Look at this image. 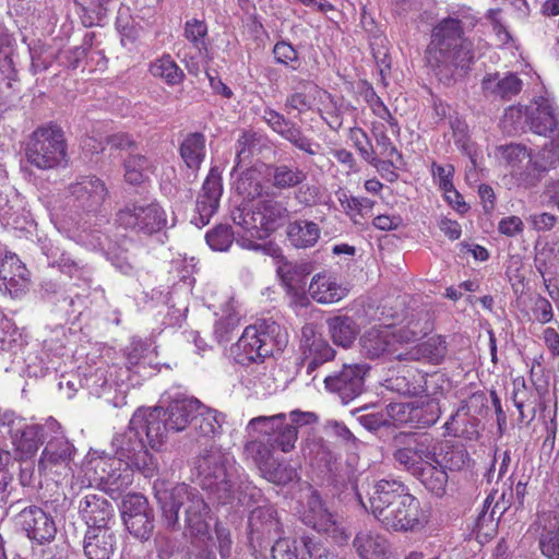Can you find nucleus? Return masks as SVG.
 <instances>
[{"label":"nucleus","instance_id":"nucleus-1","mask_svg":"<svg viewBox=\"0 0 559 559\" xmlns=\"http://www.w3.org/2000/svg\"><path fill=\"white\" fill-rule=\"evenodd\" d=\"M200 485L211 491L221 503L226 504L234 499L246 503V498L254 499L260 490L253 486L247 475L240 474L241 467L235 457L219 448L211 447L194 461Z\"/></svg>","mask_w":559,"mask_h":559},{"label":"nucleus","instance_id":"nucleus-2","mask_svg":"<svg viewBox=\"0 0 559 559\" xmlns=\"http://www.w3.org/2000/svg\"><path fill=\"white\" fill-rule=\"evenodd\" d=\"M463 35L462 21L451 16L441 20L432 28L426 58L439 81L444 84L455 81L473 62L472 45Z\"/></svg>","mask_w":559,"mask_h":559},{"label":"nucleus","instance_id":"nucleus-3","mask_svg":"<svg viewBox=\"0 0 559 559\" xmlns=\"http://www.w3.org/2000/svg\"><path fill=\"white\" fill-rule=\"evenodd\" d=\"M153 490L162 510L163 521L168 528L180 527L179 510L182 509L186 526L192 535L207 533L210 509L197 488L185 483L173 486L165 479H156Z\"/></svg>","mask_w":559,"mask_h":559},{"label":"nucleus","instance_id":"nucleus-4","mask_svg":"<svg viewBox=\"0 0 559 559\" xmlns=\"http://www.w3.org/2000/svg\"><path fill=\"white\" fill-rule=\"evenodd\" d=\"M424 332L412 326V323L401 328L389 325L373 326L367 330L360 337L361 354L369 359L393 358L408 360L415 357V353H405L408 346L421 338Z\"/></svg>","mask_w":559,"mask_h":559},{"label":"nucleus","instance_id":"nucleus-5","mask_svg":"<svg viewBox=\"0 0 559 559\" xmlns=\"http://www.w3.org/2000/svg\"><path fill=\"white\" fill-rule=\"evenodd\" d=\"M318 416L312 412L293 411L289 414L280 413L273 416H258L247 425L249 433L258 432L267 438L274 449L290 452L298 439V428L316 423Z\"/></svg>","mask_w":559,"mask_h":559},{"label":"nucleus","instance_id":"nucleus-6","mask_svg":"<svg viewBox=\"0 0 559 559\" xmlns=\"http://www.w3.org/2000/svg\"><path fill=\"white\" fill-rule=\"evenodd\" d=\"M28 163L38 169H53L67 162V142L62 129L49 123L38 127L26 147Z\"/></svg>","mask_w":559,"mask_h":559},{"label":"nucleus","instance_id":"nucleus-7","mask_svg":"<svg viewBox=\"0 0 559 559\" xmlns=\"http://www.w3.org/2000/svg\"><path fill=\"white\" fill-rule=\"evenodd\" d=\"M111 447L119 465L124 464L127 469L138 471L146 478L156 474L157 460L147 451L140 432L132 429L130 423L123 432L115 435Z\"/></svg>","mask_w":559,"mask_h":559},{"label":"nucleus","instance_id":"nucleus-8","mask_svg":"<svg viewBox=\"0 0 559 559\" xmlns=\"http://www.w3.org/2000/svg\"><path fill=\"white\" fill-rule=\"evenodd\" d=\"M393 443L394 462L413 477H416L430 461H435L437 455L433 439L426 433H399L394 437Z\"/></svg>","mask_w":559,"mask_h":559},{"label":"nucleus","instance_id":"nucleus-9","mask_svg":"<svg viewBox=\"0 0 559 559\" xmlns=\"http://www.w3.org/2000/svg\"><path fill=\"white\" fill-rule=\"evenodd\" d=\"M1 425L9 428V435L16 452L23 456H33L44 440L51 432L60 430V424L52 417L43 425H27L24 418L12 412H7L1 418Z\"/></svg>","mask_w":559,"mask_h":559},{"label":"nucleus","instance_id":"nucleus-10","mask_svg":"<svg viewBox=\"0 0 559 559\" xmlns=\"http://www.w3.org/2000/svg\"><path fill=\"white\" fill-rule=\"evenodd\" d=\"M278 330L275 322L263 321L245 329L238 342L233 347L235 359L240 365L260 362L273 353V334Z\"/></svg>","mask_w":559,"mask_h":559},{"label":"nucleus","instance_id":"nucleus-11","mask_svg":"<svg viewBox=\"0 0 559 559\" xmlns=\"http://www.w3.org/2000/svg\"><path fill=\"white\" fill-rule=\"evenodd\" d=\"M76 449L64 436L62 428L51 432L38 460V472L45 476L67 478L72 475ZM59 481V479H56Z\"/></svg>","mask_w":559,"mask_h":559},{"label":"nucleus","instance_id":"nucleus-12","mask_svg":"<svg viewBox=\"0 0 559 559\" xmlns=\"http://www.w3.org/2000/svg\"><path fill=\"white\" fill-rule=\"evenodd\" d=\"M234 224L242 228V234L236 238V243L243 249L252 251H262L265 254H274L278 252V247L271 242L260 243L269 237V229L263 223V217L255 205L253 209L236 207L231 212Z\"/></svg>","mask_w":559,"mask_h":559},{"label":"nucleus","instance_id":"nucleus-13","mask_svg":"<svg viewBox=\"0 0 559 559\" xmlns=\"http://www.w3.org/2000/svg\"><path fill=\"white\" fill-rule=\"evenodd\" d=\"M116 223L124 229L151 235L165 227L167 221L157 203L129 202L117 212Z\"/></svg>","mask_w":559,"mask_h":559},{"label":"nucleus","instance_id":"nucleus-14","mask_svg":"<svg viewBox=\"0 0 559 559\" xmlns=\"http://www.w3.org/2000/svg\"><path fill=\"white\" fill-rule=\"evenodd\" d=\"M428 520V512L421 507L419 499L409 493L386 511L380 518V523L394 532H417L425 527Z\"/></svg>","mask_w":559,"mask_h":559},{"label":"nucleus","instance_id":"nucleus-15","mask_svg":"<svg viewBox=\"0 0 559 559\" xmlns=\"http://www.w3.org/2000/svg\"><path fill=\"white\" fill-rule=\"evenodd\" d=\"M369 370L367 364H344L338 371L324 378L325 389L336 394L342 403L348 404L365 391Z\"/></svg>","mask_w":559,"mask_h":559},{"label":"nucleus","instance_id":"nucleus-16","mask_svg":"<svg viewBox=\"0 0 559 559\" xmlns=\"http://www.w3.org/2000/svg\"><path fill=\"white\" fill-rule=\"evenodd\" d=\"M263 121L281 138L289 142L295 148L308 156L318 155L321 144L305 134L301 127L287 119L283 114L266 107L262 114Z\"/></svg>","mask_w":559,"mask_h":559},{"label":"nucleus","instance_id":"nucleus-17","mask_svg":"<svg viewBox=\"0 0 559 559\" xmlns=\"http://www.w3.org/2000/svg\"><path fill=\"white\" fill-rule=\"evenodd\" d=\"M248 527L250 544L259 548L276 540L284 533L278 512L271 504L253 509L249 514Z\"/></svg>","mask_w":559,"mask_h":559},{"label":"nucleus","instance_id":"nucleus-18","mask_svg":"<svg viewBox=\"0 0 559 559\" xmlns=\"http://www.w3.org/2000/svg\"><path fill=\"white\" fill-rule=\"evenodd\" d=\"M123 523L131 535L147 540L154 531V512L142 495H130L122 502Z\"/></svg>","mask_w":559,"mask_h":559},{"label":"nucleus","instance_id":"nucleus-19","mask_svg":"<svg viewBox=\"0 0 559 559\" xmlns=\"http://www.w3.org/2000/svg\"><path fill=\"white\" fill-rule=\"evenodd\" d=\"M130 424L132 429L140 432L141 437L142 433H145L152 449L162 447L170 431L164 408L160 406L138 408L132 415Z\"/></svg>","mask_w":559,"mask_h":559},{"label":"nucleus","instance_id":"nucleus-20","mask_svg":"<svg viewBox=\"0 0 559 559\" xmlns=\"http://www.w3.org/2000/svg\"><path fill=\"white\" fill-rule=\"evenodd\" d=\"M15 519L26 536L39 545L50 543L56 537L57 526L53 518L37 506L24 508Z\"/></svg>","mask_w":559,"mask_h":559},{"label":"nucleus","instance_id":"nucleus-21","mask_svg":"<svg viewBox=\"0 0 559 559\" xmlns=\"http://www.w3.org/2000/svg\"><path fill=\"white\" fill-rule=\"evenodd\" d=\"M222 193L221 171L217 167H212L198 195L195 214L192 216L191 223L199 228L207 225L211 217L218 210Z\"/></svg>","mask_w":559,"mask_h":559},{"label":"nucleus","instance_id":"nucleus-22","mask_svg":"<svg viewBox=\"0 0 559 559\" xmlns=\"http://www.w3.org/2000/svg\"><path fill=\"white\" fill-rule=\"evenodd\" d=\"M68 189L74 205L85 212H97L108 195L105 182L95 175L79 176Z\"/></svg>","mask_w":559,"mask_h":559},{"label":"nucleus","instance_id":"nucleus-23","mask_svg":"<svg viewBox=\"0 0 559 559\" xmlns=\"http://www.w3.org/2000/svg\"><path fill=\"white\" fill-rule=\"evenodd\" d=\"M301 519L304 523L317 531L326 533L340 531L342 539L347 540L349 536L336 524L335 516L324 507L318 491L309 488L302 496Z\"/></svg>","mask_w":559,"mask_h":559},{"label":"nucleus","instance_id":"nucleus-24","mask_svg":"<svg viewBox=\"0 0 559 559\" xmlns=\"http://www.w3.org/2000/svg\"><path fill=\"white\" fill-rule=\"evenodd\" d=\"M300 350L301 366L308 374L335 357V350L322 335L314 332L312 325H305L301 330Z\"/></svg>","mask_w":559,"mask_h":559},{"label":"nucleus","instance_id":"nucleus-25","mask_svg":"<svg viewBox=\"0 0 559 559\" xmlns=\"http://www.w3.org/2000/svg\"><path fill=\"white\" fill-rule=\"evenodd\" d=\"M525 122L539 135L554 133L559 126L557 110L550 99L539 96L525 108Z\"/></svg>","mask_w":559,"mask_h":559},{"label":"nucleus","instance_id":"nucleus-26","mask_svg":"<svg viewBox=\"0 0 559 559\" xmlns=\"http://www.w3.org/2000/svg\"><path fill=\"white\" fill-rule=\"evenodd\" d=\"M43 254L46 255L49 266L57 267L61 273L71 278L86 280L90 275V269L86 263L80 259L73 258L70 252L61 249L51 240L40 242Z\"/></svg>","mask_w":559,"mask_h":559},{"label":"nucleus","instance_id":"nucleus-27","mask_svg":"<svg viewBox=\"0 0 559 559\" xmlns=\"http://www.w3.org/2000/svg\"><path fill=\"white\" fill-rule=\"evenodd\" d=\"M407 487L396 479H381L373 486L369 498L370 509L376 519L380 522L384 513L401 501L402 497L408 496Z\"/></svg>","mask_w":559,"mask_h":559},{"label":"nucleus","instance_id":"nucleus-28","mask_svg":"<svg viewBox=\"0 0 559 559\" xmlns=\"http://www.w3.org/2000/svg\"><path fill=\"white\" fill-rule=\"evenodd\" d=\"M79 513L87 528H95L97 525L112 527L114 508L104 493L85 495L80 500Z\"/></svg>","mask_w":559,"mask_h":559},{"label":"nucleus","instance_id":"nucleus-29","mask_svg":"<svg viewBox=\"0 0 559 559\" xmlns=\"http://www.w3.org/2000/svg\"><path fill=\"white\" fill-rule=\"evenodd\" d=\"M353 547L360 559H389L391 555L390 542L377 530H359L353 539Z\"/></svg>","mask_w":559,"mask_h":559},{"label":"nucleus","instance_id":"nucleus-30","mask_svg":"<svg viewBox=\"0 0 559 559\" xmlns=\"http://www.w3.org/2000/svg\"><path fill=\"white\" fill-rule=\"evenodd\" d=\"M116 544L112 527L97 525L95 528H87L83 543L84 555L87 559H110Z\"/></svg>","mask_w":559,"mask_h":559},{"label":"nucleus","instance_id":"nucleus-31","mask_svg":"<svg viewBox=\"0 0 559 559\" xmlns=\"http://www.w3.org/2000/svg\"><path fill=\"white\" fill-rule=\"evenodd\" d=\"M308 293L318 304L329 305L345 298L348 289L340 284L332 274L320 272L311 278Z\"/></svg>","mask_w":559,"mask_h":559},{"label":"nucleus","instance_id":"nucleus-32","mask_svg":"<svg viewBox=\"0 0 559 559\" xmlns=\"http://www.w3.org/2000/svg\"><path fill=\"white\" fill-rule=\"evenodd\" d=\"M424 488L436 498H444L453 493L448 472L442 468L438 454L415 477Z\"/></svg>","mask_w":559,"mask_h":559},{"label":"nucleus","instance_id":"nucleus-33","mask_svg":"<svg viewBox=\"0 0 559 559\" xmlns=\"http://www.w3.org/2000/svg\"><path fill=\"white\" fill-rule=\"evenodd\" d=\"M271 255L278 259L276 273L287 292L296 294L299 289H302L306 285L307 276L312 271L310 263L287 261L282 255L280 248L277 253Z\"/></svg>","mask_w":559,"mask_h":559},{"label":"nucleus","instance_id":"nucleus-34","mask_svg":"<svg viewBox=\"0 0 559 559\" xmlns=\"http://www.w3.org/2000/svg\"><path fill=\"white\" fill-rule=\"evenodd\" d=\"M320 87L311 81L298 80L285 99L287 112L297 111L299 115L312 110L320 94Z\"/></svg>","mask_w":559,"mask_h":559},{"label":"nucleus","instance_id":"nucleus-35","mask_svg":"<svg viewBox=\"0 0 559 559\" xmlns=\"http://www.w3.org/2000/svg\"><path fill=\"white\" fill-rule=\"evenodd\" d=\"M522 86V80L514 73H507L503 76L499 73H491L481 81V87L486 95L504 100H510L518 95Z\"/></svg>","mask_w":559,"mask_h":559},{"label":"nucleus","instance_id":"nucleus-36","mask_svg":"<svg viewBox=\"0 0 559 559\" xmlns=\"http://www.w3.org/2000/svg\"><path fill=\"white\" fill-rule=\"evenodd\" d=\"M512 492L506 490L499 493L493 491L484 501L483 510L476 520L477 533L485 526H491L492 528L497 525L499 519L508 511L511 507Z\"/></svg>","mask_w":559,"mask_h":559},{"label":"nucleus","instance_id":"nucleus-37","mask_svg":"<svg viewBox=\"0 0 559 559\" xmlns=\"http://www.w3.org/2000/svg\"><path fill=\"white\" fill-rule=\"evenodd\" d=\"M423 372L414 367L404 366L396 373L383 380L382 385L401 395L415 396L421 388Z\"/></svg>","mask_w":559,"mask_h":559},{"label":"nucleus","instance_id":"nucleus-38","mask_svg":"<svg viewBox=\"0 0 559 559\" xmlns=\"http://www.w3.org/2000/svg\"><path fill=\"white\" fill-rule=\"evenodd\" d=\"M200 408V402L195 399H181L173 401L164 409L165 418L173 431H182L193 420L194 413Z\"/></svg>","mask_w":559,"mask_h":559},{"label":"nucleus","instance_id":"nucleus-39","mask_svg":"<svg viewBox=\"0 0 559 559\" xmlns=\"http://www.w3.org/2000/svg\"><path fill=\"white\" fill-rule=\"evenodd\" d=\"M538 393L527 386L523 378L513 380L512 401L519 411V421L530 424L536 414Z\"/></svg>","mask_w":559,"mask_h":559},{"label":"nucleus","instance_id":"nucleus-40","mask_svg":"<svg viewBox=\"0 0 559 559\" xmlns=\"http://www.w3.org/2000/svg\"><path fill=\"white\" fill-rule=\"evenodd\" d=\"M444 436L476 440L478 438L477 419L465 407L459 408L445 421Z\"/></svg>","mask_w":559,"mask_h":559},{"label":"nucleus","instance_id":"nucleus-41","mask_svg":"<svg viewBox=\"0 0 559 559\" xmlns=\"http://www.w3.org/2000/svg\"><path fill=\"white\" fill-rule=\"evenodd\" d=\"M286 234L293 247L306 249L313 247L318 242L321 230L314 222L297 219L288 224Z\"/></svg>","mask_w":559,"mask_h":559},{"label":"nucleus","instance_id":"nucleus-42","mask_svg":"<svg viewBox=\"0 0 559 559\" xmlns=\"http://www.w3.org/2000/svg\"><path fill=\"white\" fill-rule=\"evenodd\" d=\"M326 325L333 343L344 348L350 347L359 333V326L348 316L330 318L326 320Z\"/></svg>","mask_w":559,"mask_h":559},{"label":"nucleus","instance_id":"nucleus-43","mask_svg":"<svg viewBox=\"0 0 559 559\" xmlns=\"http://www.w3.org/2000/svg\"><path fill=\"white\" fill-rule=\"evenodd\" d=\"M179 153L190 169H199L205 158V135L201 132L187 134L180 144Z\"/></svg>","mask_w":559,"mask_h":559},{"label":"nucleus","instance_id":"nucleus-44","mask_svg":"<svg viewBox=\"0 0 559 559\" xmlns=\"http://www.w3.org/2000/svg\"><path fill=\"white\" fill-rule=\"evenodd\" d=\"M310 540L305 538H277L272 546V559H308Z\"/></svg>","mask_w":559,"mask_h":559},{"label":"nucleus","instance_id":"nucleus-45","mask_svg":"<svg viewBox=\"0 0 559 559\" xmlns=\"http://www.w3.org/2000/svg\"><path fill=\"white\" fill-rule=\"evenodd\" d=\"M307 179V173L295 165L280 164L272 167L271 182L278 190L296 188Z\"/></svg>","mask_w":559,"mask_h":559},{"label":"nucleus","instance_id":"nucleus-46","mask_svg":"<svg viewBox=\"0 0 559 559\" xmlns=\"http://www.w3.org/2000/svg\"><path fill=\"white\" fill-rule=\"evenodd\" d=\"M534 264L545 282L551 281L559 266V239L538 250Z\"/></svg>","mask_w":559,"mask_h":559},{"label":"nucleus","instance_id":"nucleus-47","mask_svg":"<svg viewBox=\"0 0 559 559\" xmlns=\"http://www.w3.org/2000/svg\"><path fill=\"white\" fill-rule=\"evenodd\" d=\"M405 353H415V357L408 358V360H418L420 358H426L432 364H440L445 355H447V342L440 335H435L429 337L423 344L412 347L405 348Z\"/></svg>","mask_w":559,"mask_h":559},{"label":"nucleus","instance_id":"nucleus-48","mask_svg":"<svg viewBox=\"0 0 559 559\" xmlns=\"http://www.w3.org/2000/svg\"><path fill=\"white\" fill-rule=\"evenodd\" d=\"M154 169V163L146 156L130 155L124 160V179L130 185H141Z\"/></svg>","mask_w":559,"mask_h":559},{"label":"nucleus","instance_id":"nucleus-49","mask_svg":"<svg viewBox=\"0 0 559 559\" xmlns=\"http://www.w3.org/2000/svg\"><path fill=\"white\" fill-rule=\"evenodd\" d=\"M224 416L215 409L205 407L200 403V408L194 413L192 424L202 436H213L219 432Z\"/></svg>","mask_w":559,"mask_h":559},{"label":"nucleus","instance_id":"nucleus-50","mask_svg":"<svg viewBox=\"0 0 559 559\" xmlns=\"http://www.w3.org/2000/svg\"><path fill=\"white\" fill-rule=\"evenodd\" d=\"M150 72L153 76L163 79L169 85L179 84L185 78L183 71L169 55H165L152 62Z\"/></svg>","mask_w":559,"mask_h":559},{"label":"nucleus","instance_id":"nucleus-51","mask_svg":"<svg viewBox=\"0 0 559 559\" xmlns=\"http://www.w3.org/2000/svg\"><path fill=\"white\" fill-rule=\"evenodd\" d=\"M264 138L252 130L243 131L236 143V167L250 159L263 145Z\"/></svg>","mask_w":559,"mask_h":559},{"label":"nucleus","instance_id":"nucleus-52","mask_svg":"<svg viewBox=\"0 0 559 559\" xmlns=\"http://www.w3.org/2000/svg\"><path fill=\"white\" fill-rule=\"evenodd\" d=\"M114 0H75L82 11V22L85 26L99 24L109 11Z\"/></svg>","mask_w":559,"mask_h":559},{"label":"nucleus","instance_id":"nucleus-53","mask_svg":"<svg viewBox=\"0 0 559 559\" xmlns=\"http://www.w3.org/2000/svg\"><path fill=\"white\" fill-rule=\"evenodd\" d=\"M90 464L95 471L99 481L117 486L123 484V481H120L122 478L120 469L115 467V465L118 464L116 456L94 459Z\"/></svg>","mask_w":559,"mask_h":559},{"label":"nucleus","instance_id":"nucleus-54","mask_svg":"<svg viewBox=\"0 0 559 559\" xmlns=\"http://www.w3.org/2000/svg\"><path fill=\"white\" fill-rule=\"evenodd\" d=\"M413 426L417 428L433 425L440 417V406L435 399L425 403L414 402L413 404Z\"/></svg>","mask_w":559,"mask_h":559},{"label":"nucleus","instance_id":"nucleus-55","mask_svg":"<svg viewBox=\"0 0 559 559\" xmlns=\"http://www.w3.org/2000/svg\"><path fill=\"white\" fill-rule=\"evenodd\" d=\"M530 163L534 170L545 173L559 163V141H550L535 155H531Z\"/></svg>","mask_w":559,"mask_h":559},{"label":"nucleus","instance_id":"nucleus-56","mask_svg":"<svg viewBox=\"0 0 559 559\" xmlns=\"http://www.w3.org/2000/svg\"><path fill=\"white\" fill-rule=\"evenodd\" d=\"M440 460L442 468L450 472H460L469 466L471 457L462 445H449L443 450Z\"/></svg>","mask_w":559,"mask_h":559},{"label":"nucleus","instance_id":"nucleus-57","mask_svg":"<svg viewBox=\"0 0 559 559\" xmlns=\"http://www.w3.org/2000/svg\"><path fill=\"white\" fill-rule=\"evenodd\" d=\"M257 205L270 236L276 229L277 223L287 216L288 211L282 202L275 200H263Z\"/></svg>","mask_w":559,"mask_h":559},{"label":"nucleus","instance_id":"nucleus-58","mask_svg":"<svg viewBox=\"0 0 559 559\" xmlns=\"http://www.w3.org/2000/svg\"><path fill=\"white\" fill-rule=\"evenodd\" d=\"M262 476L270 483L276 485H286L293 481L296 476V469L286 462H275L272 460L265 467H262Z\"/></svg>","mask_w":559,"mask_h":559},{"label":"nucleus","instance_id":"nucleus-59","mask_svg":"<svg viewBox=\"0 0 559 559\" xmlns=\"http://www.w3.org/2000/svg\"><path fill=\"white\" fill-rule=\"evenodd\" d=\"M183 35L200 53L206 52L207 25L204 21L198 19L187 21Z\"/></svg>","mask_w":559,"mask_h":559},{"label":"nucleus","instance_id":"nucleus-60","mask_svg":"<svg viewBox=\"0 0 559 559\" xmlns=\"http://www.w3.org/2000/svg\"><path fill=\"white\" fill-rule=\"evenodd\" d=\"M236 238L231 227L223 224L215 226L205 235L207 245L215 251H227Z\"/></svg>","mask_w":559,"mask_h":559},{"label":"nucleus","instance_id":"nucleus-61","mask_svg":"<svg viewBox=\"0 0 559 559\" xmlns=\"http://www.w3.org/2000/svg\"><path fill=\"white\" fill-rule=\"evenodd\" d=\"M337 200L347 215H367L371 212L374 201L368 198L348 195L345 191L337 192Z\"/></svg>","mask_w":559,"mask_h":559},{"label":"nucleus","instance_id":"nucleus-62","mask_svg":"<svg viewBox=\"0 0 559 559\" xmlns=\"http://www.w3.org/2000/svg\"><path fill=\"white\" fill-rule=\"evenodd\" d=\"M271 448L270 444L267 445L260 440H251L245 444L243 453L261 472L262 467H265L273 460Z\"/></svg>","mask_w":559,"mask_h":559},{"label":"nucleus","instance_id":"nucleus-63","mask_svg":"<svg viewBox=\"0 0 559 559\" xmlns=\"http://www.w3.org/2000/svg\"><path fill=\"white\" fill-rule=\"evenodd\" d=\"M273 55L277 63L284 64L292 70L299 68L298 52L294 46L287 41H278L273 48Z\"/></svg>","mask_w":559,"mask_h":559},{"label":"nucleus","instance_id":"nucleus-64","mask_svg":"<svg viewBox=\"0 0 559 559\" xmlns=\"http://www.w3.org/2000/svg\"><path fill=\"white\" fill-rule=\"evenodd\" d=\"M350 140L354 143V146L358 151L361 158H364L367 163L369 160H373V156L376 155L373 146L367 135V133L360 128L350 129L349 134Z\"/></svg>","mask_w":559,"mask_h":559}]
</instances>
